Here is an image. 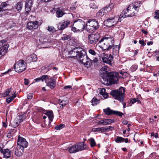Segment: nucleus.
<instances>
[{"label":"nucleus","instance_id":"24","mask_svg":"<svg viewBox=\"0 0 159 159\" xmlns=\"http://www.w3.org/2000/svg\"><path fill=\"white\" fill-rule=\"evenodd\" d=\"M49 119V123H50L53 120V112L52 111H47L45 113Z\"/></svg>","mask_w":159,"mask_h":159},{"label":"nucleus","instance_id":"22","mask_svg":"<svg viewBox=\"0 0 159 159\" xmlns=\"http://www.w3.org/2000/svg\"><path fill=\"white\" fill-rule=\"evenodd\" d=\"M37 60V55L35 54H32L30 56H28L26 58V61L29 63L33 61H35Z\"/></svg>","mask_w":159,"mask_h":159},{"label":"nucleus","instance_id":"21","mask_svg":"<svg viewBox=\"0 0 159 159\" xmlns=\"http://www.w3.org/2000/svg\"><path fill=\"white\" fill-rule=\"evenodd\" d=\"M1 153H2L3 155V157L5 158H8L11 156V152L8 149H3L1 148L0 149Z\"/></svg>","mask_w":159,"mask_h":159},{"label":"nucleus","instance_id":"32","mask_svg":"<svg viewBox=\"0 0 159 159\" xmlns=\"http://www.w3.org/2000/svg\"><path fill=\"white\" fill-rule=\"evenodd\" d=\"M114 122V120L112 119H104L105 125H109Z\"/></svg>","mask_w":159,"mask_h":159},{"label":"nucleus","instance_id":"49","mask_svg":"<svg viewBox=\"0 0 159 159\" xmlns=\"http://www.w3.org/2000/svg\"><path fill=\"white\" fill-rule=\"evenodd\" d=\"M139 43L143 46L145 45H146V43L144 42L143 39L139 40Z\"/></svg>","mask_w":159,"mask_h":159},{"label":"nucleus","instance_id":"1","mask_svg":"<svg viewBox=\"0 0 159 159\" xmlns=\"http://www.w3.org/2000/svg\"><path fill=\"white\" fill-rule=\"evenodd\" d=\"M101 71L102 72L101 75L102 77L101 82L103 84L108 85L117 83L118 80L117 74L116 73H108L107 66H103L101 69Z\"/></svg>","mask_w":159,"mask_h":159},{"label":"nucleus","instance_id":"54","mask_svg":"<svg viewBox=\"0 0 159 159\" xmlns=\"http://www.w3.org/2000/svg\"><path fill=\"white\" fill-rule=\"evenodd\" d=\"M102 95L104 98H106L108 96V94L107 93L105 92V93L103 94Z\"/></svg>","mask_w":159,"mask_h":159},{"label":"nucleus","instance_id":"41","mask_svg":"<svg viewBox=\"0 0 159 159\" xmlns=\"http://www.w3.org/2000/svg\"><path fill=\"white\" fill-rule=\"evenodd\" d=\"M90 144L91 147H93L95 146L96 143L94 139L92 138L90 139Z\"/></svg>","mask_w":159,"mask_h":159},{"label":"nucleus","instance_id":"6","mask_svg":"<svg viewBox=\"0 0 159 159\" xmlns=\"http://www.w3.org/2000/svg\"><path fill=\"white\" fill-rule=\"evenodd\" d=\"M85 25H86L84 21L79 19L74 23L71 30L74 32L82 31L84 29Z\"/></svg>","mask_w":159,"mask_h":159},{"label":"nucleus","instance_id":"60","mask_svg":"<svg viewBox=\"0 0 159 159\" xmlns=\"http://www.w3.org/2000/svg\"><path fill=\"white\" fill-rule=\"evenodd\" d=\"M153 44V42L152 41L148 42L147 43V45H150Z\"/></svg>","mask_w":159,"mask_h":159},{"label":"nucleus","instance_id":"23","mask_svg":"<svg viewBox=\"0 0 159 159\" xmlns=\"http://www.w3.org/2000/svg\"><path fill=\"white\" fill-rule=\"evenodd\" d=\"M112 54L114 55H117L119 54L120 47L118 45L113 44L112 46Z\"/></svg>","mask_w":159,"mask_h":159},{"label":"nucleus","instance_id":"57","mask_svg":"<svg viewBox=\"0 0 159 159\" xmlns=\"http://www.w3.org/2000/svg\"><path fill=\"white\" fill-rule=\"evenodd\" d=\"M128 121L126 120H124L123 121L122 123L124 125H127L128 124Z\"/></svg>","mask_w":159,"mask_h":159},{"label":"nucleus","instance_id":"8","mask_svg":"<svg viewBox=\"0 0 159 159\" xmlns=\"http://www.w3.org/2000/svg\"><path fill=\"white\" fill-rule=\"evenodd\" d=\"M82 54H80L79 57L80 61L87 67H90L92 64L93 62H95L96 61L93 60H91L88 57L86 54V52L85 51V53L82 52Z\"/></svg>","mask_w":159,"mask_h":159},{"label":"nucleus","instance_id":"35","mask_svg":"<svg viewBox=\"0 0 159 159\" xmlns=\"http://www.w3.org/2000/svg\"><path fill=\"white\" fill-rule=\"evenodd\" d=\"M12 89L11 88H10L9 89H8L6 90V91L4 92V93H3V95L4 97H7L9 95V94L11 93H13L12 92ZM11 94L10 95V96Z\"/></svg>","mask_w":159,"mask_h":159},{"label":"nucleus","instance_id":"61","mask_svg":"<svg viewBox=\"0 0 159 159\" xmlns=\"http://www.w3.org/2000/svg\"><path fill=\"white\" fill-rule=\"evenodd\" d=\"M142 31L143 33L144 34H147L148 33V32L146 31H145V30H142Z\"/></svg>","mask_w":159,"mask_h":159},{"label":"nucleus","instance_id":"40","mask_svg":"<svg viewBox=\"0 0 159 159\" xmlns=\"http://www.w3.org/2000/svg\"><path fill=\"white\" fill-rule=\"evenodd\" d=\"M59 102L60 104L61 105V106L63 107L64 106L66 105L68 103V101L67 100H59Z\"/></svg>","mask_w":159,"mask_h":159},{"label":"nucleus","instance_id":"3","mask_svg":"<svg viewBox=\"0 0 159 159\" xmlns=\"http://www.w3.org/2000/svg\"><path fill=\"white\" fill-rule=\"evenodd\" d=\"M101 44V48L104 50H109L112 48V46L114 43L113 37L110 36L105 37L99 41Z\"/></svg>","mask_w":159,"mask_h":159},{"label":"nucleus","instance_id":"18","mask_svg":"<svg viewBox=\"0 0 159 159\" xmlns=\"http://www.w3.org/2000/svg\"><path fill=\"white\" fill-rule=\"evenodd\" d=\"M111 8L109 6L108 7H106L100 9L97 13V15L98 16H102L107 13L109 10H110Z\"/></svg>","mask_w":159,"mask_h":159},{"label":"nucleus","instance_id":"50","mask_svg":"<svg viewBox=\"0 0 159 159\" xmlns=\"http://www.w3.org/2000/svg\"><path fill=\"white\" fill-rule=\"evenodd\" d=\"M106 90L105 89H101L100 90V94L102 95L105 92Z\"/></svg>","mask_w":159,"mask_h":159},{"label":"nucleus","instance_id":"5","mask_svg":"<svg viewBox=\"0 0 159 159\" xmlns=\"http://www.w3.org/2000/svg\"><path fill=\"white\" fill-rule=\"evenodd\" d=\"M99 26L98 21L94 19H91L87 22L86 30L89 33H93L98 29Z\"/></svg>","mask_w":159,"mask_h":159},{"label":"nucleus","instance_id":"36","mask_svg":"<svg viewBox=\"0 0 159 159\" xmlns=\"http://www.w3.org/2000/svg\"><path fill=\"white\" fill-rule=\"evenodd\" d=\"M99 102V100L96 98L94 97L91 101L92 104L93 106H95Z\"/></svg>","mask_w":159,"mask_h":159},{"label":"nucleus","instance_id":"37","mask_svg":"<svg viewBox=\"0 0 159 159\" xmlns=\"http://www.w3.org/2000/svg\"><path fill=\"white\" fill-rule=\"evenodd\" d=\"M130 102L132 103V104H134L136 102H137V103L138 104L141 103V102L138 98L131 99L130 100Z\"/></svg>","mask_w":159,"mask_h":159},{"label":"nucleus","instance_id":"58","mask_svg":"<svg viewBox=\"0 0 159 159\" xmlns=\"http://www.w3.org/2000/svg\"><path fill=\"white\" fill-rule=\"evenodd\" d=\"M124 142H125V143H130V141H129V139H128L127 138H126V139H125V140H124Z\"/></svg>","mask_w":159,"mask_h":159},{"label":"nucleus","instance_id":"17","mask_svg":"<svg viewBox=\"0 0 159 159\" xmlns=\"http://www.w3.org/2000/svg\"><path fill=\"white\" fill-rule=\"evenodd\" d=\"M75 145L77 152L87 149L88 148V146L84 142L78 143L75 144Z\"/></svg>","mask_w":159,"mask_h":159},{"label":"nucleus","instance_id":"44","mask_svg":"<svg viewBox=\"0 0 159 159\" xmlns=\"http://www.w3.org/2000/svg\"><path fill=\"white\" fill-rule=\"evenodd\" d=\"M155 15L154 16V18L158 19H159V10H157L155 12Z\"/></svg>","mask_w":159,"mask_h":159},{"label":"nucleus","instance_id":"7","mask_svg":"<svg viewBox=\"0 0 159 159\" xmlns=\"http://www.w3.org/2000/svg\"><path fill=\"white\" fill-rule=\"evenodd\" d=\"M121 19L118 15H113L112 16H109L104 21L105 24L109 27H111L116 25L118 21H120Z\"/></svg>","mask_w":159,"mask_h":159},{"label":"nucleus","instance_id":"43","mask_svg":"<svg viewBox=\"0 0 159 159\" xmlns=\"http://www.w3.org/2000/svg\"><path fill=\"white\" fill-rule=\"evenodd\" d=\"M48 30L50 32H54L55 31V30L53 26H48Z\"/></svg>","mask_w":159,"mask_h":159},{"label":"nucleus","instance_id":"31","mask_svg":"<svg viewBox=\"0 0 159 159\" xmlns=\"http://www.w3.org/2000/svg\"><path fill=\"white\" fill-rule=\"evenodd\" d=\"M7 5V4L6 2H2L0 6V10H1L3 11L7 10V9H6V7Z\"/></svg>","mask_w":159,"mask_h":159},{"label":"nucleus","instance_id":"26","mask_svg":"<svg viewBox=\"0 0 159 159\" xmlns=\"http://www.w3.org/2000/svg\"><path fill=\"white\" fill-rule=\"evenodd\" d=\"M11 96L10 97L7 98L6 99V102L7 104H9L16 97V92H13L11 93Z\"/></svg>","mask_w":159,"mask_h":159},{"label":"nucleus","instance_id":"39","mask_svg":"<svg viewBox=\"0 0 159 159\" xmlns=\"http://www.w3.org/2000/svg\"><path fill=\"white\" fill-rule=\"evenodd\" d=\"M65 126V125L64 124H61L59 125L56 126L55 127V129L57 130H60L64 128Z\"/></svg>","mask_w":159,"mask_h":159},{"label":"nucleus","instance_id":"52","mask_svg":"<svg viewBox=\"0 0 159 159\" xmlns=\"http://www.w3.org/2000/svg\"><path fill=\"white\" fill-rule=\"evenodd\" d=\"M33 96V93H29L27 96V98L29 99H32Z\"/></svg>","mask_w":159,"mask_h":159},{"label":"nucleus","instance_id":"59","mask_svg":"<svg viewBox=\"0 0 159 159\" xmlns=\"http://www.w3.org/2000/svg\"><path fill=\"white\" fill-rule=\"evenodd\" d=\"M3 11L1 10H0V16L2 17V15L4 14Z\"/></svg>","mask_w":159,"mask_h":159},{"label":"nucleus","instance_id":"38","mask_svg":"<svg viewBox=\"0 0 159 159\" xmlns=\"http://www.w3.org/2000/svg\"><path fill=\"white\" fill-rule=\"evenodd\" d=\"M46 75H43L40 77L37 78L34 80L36 82H39L41 81L42 82H44L45 81V79Z\"/></svg>","mask_w":159,"mask_h":159},{"label":"nucleus","instance_id":"14","mask_svg":"<svg viewBox=\"0 0 159 159\" xmlns=\"http://www.w3.org/2000/svg\"><path fill=\"white\" fill-rule=\"evenodd\" d=\"M100 35L98 33L92 34L88 36L89 43L91 44H95L98 41L100 38Z\"/></svg>","mask_w":159,"mask_h":159},{"label":"nucleus","instance_id":"33","mask_svg":"<svg viewBox=\"0 0 159 159\" xmlns=\"http://www.w3.org/2000/svg\"><path fill=\"white\" fill-rule=\"evenodd\" d=\"M124 138L119 136H117L115 139L116 142L117 143L124 142Z\"/></svg>","mask_w":159,"mask_h":159},{"label":"nucleus","instance_id":"2","mask_svg":"<svg viewBox=\"0 0 159 159\" xmlns=\"http://www.w3.org/2000/svg\"><path fill=\"white\" fill-rule=\"evenodd\" d=\"M141 5L140 1H135L130 4L128 7L122 12L124 16L122 17L124 18L126 17L133 16L138 12L139 8Z\"/></svg>","mask_w":159,"mask_h":159},{"label":"nucleus","instance_id":"15","mask_svg":"<svg viewBox=\"0 0 159 159\" xmlns=\"http://www.w3.org/2000/svg\"><path fill=\"white\" fill-rule=\"evenodd\" d=\"M113 129V127L111 126H108L102 127H98L93 129V131L94 132H99L101 133L104 132H108L109 131H112Z\"/></svg>","mask_w":159,"mask_h":159},{"label":"nucleus","instance_id":"34","mask_svg":"<svg viewBox=\"0 0 159 159\" xmlns=\"http://www.w3.org/2000/svg\"><path fill=\"white\" fill-rule=\"evenodd\" d=\"M21 151L19 150V149L16 148L15 151V154L17 156H20L22 154L23 152V149L22 148H20Z\"/></svg>","mask_w":159,"mask_h":159},{"label":"nucleus","instance_id":"55","mask_svg":"<svg viewBox=\"0 0 159 159\" xmlns=\"http://www.w3.org/2000/svg\"><path fill=\"white\" fill-rule=\"evenodd\" d=\"M100 125H105L104 120H100Z\"/></svg>","mask_w":159,"mask_h":159},{"label":"nucleus","instance_id":"63","mask_svg":"<svg viewBox=\"0 0 159 159\" xmlns=\"http://www.w3.org/2000/svg\"><path fill=\"white\" fill-rule=\"evenodd\" d=\"M149 120L150 122L151 123H153L154 121L153 119L151 118H150Z\"/></svg>","mask_w":159,"mask_h":159},{"label":"nucleus","instance_id":"4","mask_svg":"<svg viewBox=\"0 0 159 159\" xmlns=\"http://www.w3.org/2000/svg\"><path fill=\"white\" fill-rule=\"evenodd\" d=\"M125 92V89L123 87H121L118 90L112 91L110 93V94L115 99L122 103L124 101V95Z\"/></svg>","mask_w":159,"mask_h":159},{"label":"nucleus","instance_id":"64","mask_svg":"<svg viewBox=\"0 0 159 159\" xmlns=\"http://www.w3.org/2000/svg\"><path fill=\"white\" fill-rule=\"evenodd\" d=\"M154 53H156L157 55H159V51H156L154 52Z\"/></svg>","mask_w":159,"mask_h":159},{"label":"nucleus","instance_id":"11","mask_svg":"<svg viewBox=\"0 0 159 159\" xmlns=\"http://www.w3.org/2000/svg\"><path fill=\"white\" fill-rule=\"evenodd\" d=\"M82 52L85 53V51L82 48L78 47L74 48L69 52V54L71 57L79 58L80 54H82Z\"/></svg>","mask_w":159,"mask_h":159},{"label":"nucleus","instance_id":"51","mask_svg":"<svg viewBox=\"0 0 159 159\" xmlns=\"http://www.w3.org/2000/svg\"><path fill=\"white\" fill-rule=\"evenodd\" d=\"M91 7L93 9H96L98 8V7L94 3L91 4Z\"/></svg>","mask_w":159,"mask_h":159},{"label":"nucleus","instance_id":"53","mask_svg":"<svg viewBox=\"0 0 159 159\" xmlns=\"http://www.w3.org/2000/svg\"><path fill=\"white\" fill-rule=\"evenodd\" d=\"M29 82L28 80L26 79H24V84L26 85H27L29 84Z\"/></svg>","mask_w":159,"mask_h":159},{"label":"nucleus","instance_id":"10","mask_svg":"<svg viewBox=\"0 0 159 159\" xmlns=\"http://www.w3.org/2000/svg\"><path fill=\"white\" fill-rule=\"evenodd\" d=\"M26 63L23 60H20L14 65V69L16 72H21L25 70Z\"/></svg>","mask_w":159,"mask_h":159},{"label":"nucleus","instance_id":"47","mask_svg":"<svg viewBox=\"0 0 159 159\" xmlns=\"http://www.w3.org/2000/svg\"><path fill=\"white\" fill-rule=\"evenodd\" d=\"M137 69V66H132L130 68V69L132 71H135Z\"/></svg>","mask_w":159,"mask_h":159},{"label":"nucleus","instance_id":"30","mask_svg":"<svg viewBox=\"0 0 159 159\" xmlns=\"http://www.w3.org/2000/svg\"><path fill=\"white\" fill-rule=\"evenodd\" d=\"M56 16L57 17H61L65 14L63 11L61 9H58L56 12Z\"/></svg>","mask_w":159,"mask_h":159},{"label":"nucleus","instance_id":"42","mask_svg":"<svg viewBox=\"0 0 159 159\" xmlns=\"http://www.w3.org/2000/svg\"><path fill=\"white\" fill-rule=\"evenodd\" d=\"M61 39L63 40H69L70 39V37L69 35L66 34H64L63 36L61 38Z\"/></svg>","mask_w":159,"mask_h":159},{"label":"nucleus","instance_id":"12","mask_svg":"<svg viewBox=\"0 0 159 159\" xmlns=\"http://www.w3.org/2000/svg\"><path fill=\"white\" fill-rule=\"evenodd\" d=\"M7 42L5 40L0 41V56L4 55L7 52L9 45Z\"/></svg>","mask_w":159,"mask_h":159},{"label":"nucleus","instance_id":"19","mask_svg":"<svg viewBox=\"0 0 159 159\" xmlns=\"http://www.w3.org/2000/svg\"><path fill=\"white\" fill-rule=\"evenodd\" d=\"M113 59V56L111 54L106 56L102 58L104 63L108 64L110 66L112 65L111 61Z\"/></svg>","mask_w":159,"mask_h":159},{"label":"nucleus","instance_id":"16","mask_svg":"<svg viewBox=\"0 0 159 159\" xmlns=\"http://www.w3.org/2000/svg\"><path fill=\"white\" fill-rule=\"evenodd\" d=\"M39 22L37 20L34 21H30L27 24V29L30 30L36 29L38 28Z\"/></svg>","mask_w":159,"mask_h":159},{"label":"nucleus","instance_id":"28","mask_svg":"<svg viewBox=\"0 0 159 159\" xmlns=\"http://www.w3.org/2000/svg\"><path fill=\"white\" fill-rule=\"evenodd\" d=\"M103 111L107 115L114 114L115 111L111 110L109 107L104 109Z\"/></svg>","mask_w":159,"mask_h":159},{"label":"nucleus","instance_id":"48","mask_svg":"<svg viewBox=\"0 0 159 159\" xmlns=\"http://www.w3.org/2000/svg\"><path fill=\"white\" fill-rule=\"evenodd\" d=\"M151 136H154L155 138H158V134L157 133L154 134L153 132H152L151 134Z\"/></svg>","mask_w":159,"mask_h":159},{"label":"nucleus","instance_id":"62","mask_svg":"<svg viewBox=\"0 0 159 159\" xmlns=\"http://www.w3.org/2000/svg\"><path fill=\"white\" fill-rule=\"evenodd\" d=\"M2 123H3V127H4L5 128H6L7 127V125L5 123V122H3Z\"/></svg>","mask_w":159,"mask_h":159},{"label":"nucleus","instance_id":"45","mask_svg":"<svg viewBox=\"0 0 159 159\" xmlns=\"http://www.w3.org/2000/svg\"><path fill=\"white\" fill-rule=\"evenodd\" d=\"M114 114L116 115L121 117L124 114L123 113L120 112L119 111H115Z\"/></svg>","mask_w":159,"mask_h":159},{"label":"nucleus","instance_id":"9","mask_svg":"<svg viewBox=\"0 0 159 159\" xmlns=\"http://www.w3.org/2000/svg\"><path fill=\"white\" fill-rule=\"evenodd\" d=\"M56 79L55 76H50L46 75L44 81L47 86L53 89L56 86Z\"/></svg>","mask_w":159,"mask_h":159},{"label":"nucleus","instance_id":"29","mask_svg":"<svg viewBox=\"0 0 159 159\" xmlns=\"http://www.w3.org/2000/svg\"><path fill=\"white\" fill-rule=\"evenodd\" d=\"M22 2H19L16 4L15 7L18 11H20L22 9Z\"/></svg>","mask_w":159,"mask_h":159},{"label":"nucleus","instance_id":"27","mask_svg":"<svg viewBox=\"0 0 159 159\" xmlns=\"http://www.w3.org/2000/svg\"><path fill=\"white\" fill-rule=\"evenodd\" d=\"M68 150L69 152L70 153H75L77 152L75 144L69 147Z\"/></svg>","mask_w":159,"mask_h":159},{"label":"nucleus","instance_id":"46","mask_svg":"<svg viewBox=\"0 0 159 159\" xmlns=\"http://www.w3.org/2000/svg\"><path fill=\"white\" fill-rule=\"evenodd\" d=\"M89 52L90 54H92L93 55L95 56L96 55V52L93 49H90L89 50Z\"/></svg>","mask_w":159,"mask_h":159},{"label":"nucleus","instance_id":"25","mask_svg":"<svg viewBox=\"0 0 159 159\" xmlns=\"http://www.w3.org/2000/svg\"><path fill=\"white\" fill-rule=\"evenodd\" d=\"M70 24V21H66L62 22L61 25L59 26V30H63L65 28L67 27Z\"/></svg>","mask_w":159,"mask_h":159},{"label":"nucleus","instance_id":"20","mask_svg":"<svg viewBox=\"0 0 159 159\" xmlns=\"http://www.w3.org/2000/svg\"><path fill=\"white\" fill-rule=\"evenodd\" d=\"M33 5L32 0H27L25 5V11L26 13H28L31 10V7Z\"/></svg>","mask_w":159,"mask_h":159},{"label":"nucleus","instance_id":"56","mask_svg":"<svg viewBox=\"0 0 159 159\" xmlns=\"http://www.w3.org/2000/svg\"><path fill=\"white\" fill-rule=\"evenodd\" d=\"M71 88H72V86H71L68 85V86H65L64 87V88L65 89H71Z\"/></svg>","mask_w":159,"mask_h":159},{"label":"nucleus","instance_id":"13","mask_svg":"<svg viewBox=\"0 0 159 159\" xmlns=\"http://www.w3.org/2000/svg\"><path fill=\"white\" fill-rule=\"evenodd\" d=\"M17 145L19 148L23 149L28 146V143L25 139L19 135L18 137Z\"/></svg>","mask_w":159,"mask_h":159}]
</instances>
